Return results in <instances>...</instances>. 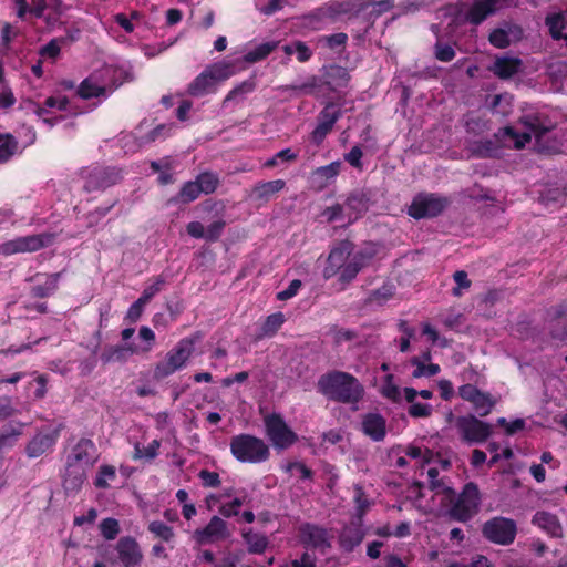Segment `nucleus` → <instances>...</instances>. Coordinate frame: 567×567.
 <instances>
[{
  "label": "nucleus",
  "mask_w": 567,
  "mask_h": 567,
  "mask_svg": "<svg viewBox=\"0 0 567 567\" xmlns=\"http://www.w3.org/2000/svg\"><path fill=\"white\" fill-rule=\"evenodd\" d=\"M447 198L436 194H419L409 206V215L413 218H431L441 214L447 206Z\"/></svg>",
  "instance_id": "obj_13"
},
{
  "label": "nucleus",
  "mask_w": 567,
  "mask_h": 567,
  "mask_svg": "<svg viewBox=\"0 0 567 567\" xmlns=\"http://www.w3.org/2000/svg\"><path fill=\"white\" fill-rule=\"evenodd\" d=\"M202 194L196 181H190V182H187L183 185V187L181 188L179 193H178V200L184 203V204H188L193 200H195L196 198H198V196Z\"/></svg>",
  "instance_id": "obj_49"
},
{
  "label": "nucleus",
  "mask_w": 567,
  "mask_h": 567,
  "mask_svg": "<svg viewBox=\"0 0 567 567\" xmlns=\"http://www.w3.org/2000/svg\"><path fill=\"white\" fill-rule=\"evenodd\" d=\"M451 507L449 515L458 522H466L476 514L480 505V492L477 485L468 483L464 486L463 492L453 499H446Z\"/></svg>",
  "instance_id": "obj_7"
},
{
  "label": "nucleus",
  "mask_w": 567,
  "mask_h": 567,
  "mask_svg": "<svg viewBox=\"0 0 567 567\" xmlns=\"http://www.w3.org/2000/svg\"><path fill=\"white\" fill-rule=\"evenodd\" d=\"M410 363L415 367L414 371L412 372V377L415 379L419 378H430L434 377L440 372V365L435 363H424L420 357H413L410 360Z\"/></svg>",
  "instance_id": "obj_38"
},
{
  "label": "nucleus",
  "mask_w": 567,
  "mask_h": 567,
  "mask_svg": "<svg viewBox=\"0 0 567 567\" xmlns=\"http://www.w3.org/2000/svg\"><path fill=\"white\" fill-rule=\"evenodd\" d=\"M551 336L558 340L567 338V306L558 313L551 323Z\"/></svg>",
  "instance_id": "obj_43"
},
{
  "label": "nucleus",
  "mask_w": 567,
  "mask_h": 567,
  "mask_svg": "<svg viewBox=\"0 0 567 567\" xmlns=\"http://www.w3.org/2000/svg\"><path fill=\"white\" fill-rule=\"evenodd\" d=\"M99 458L95 444L89 439H81L72 449L66 461L86 468H92Z\"/></svg>",
  "instance_id": "obj_16"
},
{
  "label": "nucleus",
  "mask_w": 567,
  "mask_h": 567,
  "mask_svg": "<svg viewBox=\"0 0 567 567\" xmlns=\"http://www.w3.org/2000/svg\"><path fill=\"white\" fill-rule=\"evenodd\" d=\"M520 131L506 126L499 130L497 136L503 140L504 144L513 143L515 148H523L535 138L536 146L539 152L548 151V146L544 143L545 137L550 127L545 124L544 118L535 114H528L519 120Z\"/></svg>",
  "instance_id": "obj_3"
},
{
  "label": "nucleus",
  "mask_w": 567,
  "mask_h": 567,
  "mask_svg": "<svg viewBox=\"0 0 567 567\" xmlns=\"http://www.w3.org/2000/svg\"><path fill=\"white\" fill-rule=\"evenodd\" d=\"M432 406L430 404H424L420 402H414L408 409V413L410 416L419 419V417H429L432 414Z\"/></svg>",
  "instance_id": "obj_59"
},
{
  "label": "nucleus",
  "mask_w": 567,
  "mask_h": 567,
  "mask_svg": "<svg viewBox=\"0 0 567 567\" xmlns=\"http://www.w3.org/2000/svg\"><path fill=\"white\" fill-rule=\"evenodd\" d=\"M18 142L12 135H6L0 142V163L9 161L17 152Z\"/></svg>",
  "instance_id": "obj_50"
},
{
  "label": "nucleus",
  "mask_w": 567,
  "mask_h": 567,
  "mask_svg": "<svg viewBox=\"0 0 567 567\" xmlns=\"http://www.w3.org/2000/svg\"><path fill=\"white\" fill-rule=\"evenodd\" d=\"M103 537L107 540L114 539L120 533V525L115 518H105L100 524Z\"/></svg>",
  "instance_id": "obj_52"
},
{
  "label": "nucleus",
  "mask_w": 567,
  "mask_h": 567,
  "mask_svg": "<svg viewBox=\"0 0 567 567\" xmlns=\"http://www.w3.org/2000/svg\"><path fill=\"white\" fill-rule=\"evenodd\" d=\"M195 341L184 338L167 352L165 359L156 365L155 375L166 378L182 369L194 352Z\"/></svg>",
  "instance_id": "obj_8"
},
{
  "label": "nucleus",
  "mask_w": 567,
  "mask_h": 567,
  "mask_svg": "<svg viewBox=\"0 0 567 567\" xmlns=\"http://www.w3.org/2000/svg\"><path fill=\"white\" fill-rule=\"evenodd\" d=\"M165 285V279L162 276L156 277L154 284L147 286L140 297L142 302L145 305L156 295L158 293L163 286Z\"/></svg>",
  "instance_id": "obj_55"
},
{
  "label": "nucleus",
  "mask_w": 567,
  "mask_h": 567,
  "mask_svg": "<svg viewBox=\"0 0 567 567\" xmlns=\"http://www.w3.org/2000/svg\"><path fill=\"white\" fill-rule=\"evenodd\" d=\"M138 337L146 342L144 347L138 348L140 353H146L151 351L153 343L155 341V333L153 332V330L146 326H143L138 330Z\"/></svg>",
  "instance_id": "obj_62"
},
{
  "label": "nucleus",
  "mask_w": 567,
  "mask_h": 567,
  "mask_svg": "<svg viewBox=\"0 0 567 567\" xmlns=\"http://www.w3.org/2000/svg\"><path fill=\"white\" fill-rule=\"evenodd\" d=\"M341 12L342 9L339 3H328L306 16V24L312 29H321L327 20H333Z\"/></svg>",
  "instance_id": "obj_24"
},
{
  "label": "nucleus",
  "mask_w": 567,
  "mask_h": 567,
  "mask_svg": "<svg viewBox=\"0 0 567 567\" xmlns=\"http://www.w3.org/2000/svg\"><path fill=\"white\" fill-rule=\"evenodd\" d=\"M455 427L461 440L468 445L483 443L493 433L492 424L483 422L474 415L456 417Z\"/></svg>",
  "instance_id": "obj_9"
},
{
  "label": "nucleus",
  "mask_w": 567,
  "mask_h": 567,
  "mask_svg": "<svg viewBox=\"0 0 567 567\" xmlns=\"http://www.w3.org/2000/svg\"><path fill=\"white\" fill-rule=\"evenodd\" d=\"M532 523L553 537L563 536V526L557 516L551 513L545 511L537 512L533 516Z\"/></svg>",
  "instance_id": "obj_26"
},
{
  "label": "nucleus",
  "mask_w": 567,
  "mask_h": 567,
  "mask_svg": "<svg viewBox=\"0 0 567 567\" xmlns=\"http://www.w3.org/2000/svg\"><path fill=\"white\" fill-rule=\"evenodd\" d=\"M363 533L357 527H348L340 535V545L346 551H352L361 544Z\"/></svg>",
  "instance_id": "obj_37"
},
{
  "label": "nucleus",
  "mask_w": 567,
  "mask_h": 567,
  "mask_svg": "<svg viewBox=\"0 0 567 567\" xmlns=\"http://www.w3.org/2000/svg\"><path fill=\"white\" fill-rule=\"evenodd\" d=\"M243 536L248 545L249 553L261 554L267 548L268 540L266 536L252 532L245 533Z\"/></svg>",
  "instance_id": "obj_41"
},
{
  "label": "nucleus",
  "mask_w": 567,
  "mask_h": 567,
  "mask_svg": "<svg viewBox=\"0 0 567 567\" xmlns=\"http://www.w3.org/2000/svg\"><path fill=\"white\" fill-rule=\"evenodd\" d=\"M53 240L54 235L51 233L18 237L1 244L0 254L9 256L19 252H33L50 246Z\"/></svg>",
  "instance_id": "obj_12"
},
{
  "label": "nucleus",
  "mask_w": 567,
  "mask_h": 567,
  "mask_svg": "<svg viewBox=\"0 0 567 567\" xmlns=\"http://www.w3.org/2000/svg\"><path fill=\"white\" fill-rule=\"evenodd\" d=\"M381 392L385 398L390 400L398 401L400 399V389L394 384L392 374H388L385 377Z\"/></svg>",
  "instance_id": "obj_57"
},
{
  "label": "nucleus",
  "mask_w": 567,
  "mask_h": 567,
  "mask_svg": "<svg viewBox=\"0 0 567 567\" xmlns=\"http://www.w3.org/2000/svg\"><path fill=\"white\" fill-rule=\"evenodd\" d=\"M341 163L332 162L329 165L318 167L313 171L312 176L320 181L323 186L329 179L334 178L340 172Z\"/></svg>",
  "instance_id": "obj_42"
},
{
  "label": "nucleus",
  "mask_w": 567,
  "mask_h": 567,
  "mask_svg": "<svg viewBox=\"0 0 567 567\" xmlns=\"http://www.w3.org/2000/svg\"><path fill=\"white\" fill-rule=\"evenodd\" d=\"M63 42L62 39L55 38L52 39L48 44L41 48L40 55L55 59L61 51V43Z\"/></svg>",
  "instance_id": "obj_60"
},
{
  "label": "nucleus",
  "mask_w": 567,
  "mask_h": 567,
  "mask_svg": "<svg viewBox=\"0 0 567 567\" xmlns=\"http://www.w3.org/2000/svg\"><path fill=\"white\" fill-rule=\"evenodd\" d=\"M347 214V223L350 224L368 209V199L361 192L352 193L342 204Z\"/></svg>",
  "instance_id": "obj_27"
},
{
  "label": "nucleus",
  "mask_w": 567,
  "mask_h": 567,
  "mask_svg": "<svg viewBox=\"0 0 567 567\" xmlns=\"http://www.w3.org/2000/svg\"><path fill=\"white\" fill-rule=\"evenodd\" d=\"M23 423H10L0 430V452L11 447L22 434Z\"/></svg>",
  "instance_id": "obj_32"
},
{
  "label": "nucleus",
  "mask_w": 567,
  "mask_h": 567,
  "mask_svg": "<svg viewBox=\"0 0 567 567\" xmlns=\"http://www.w3.org/2000/svg\"><path fill=\"white\" fill-rule=\"evenodd\" d=\"M226 223L223 219L215 220L205 230V239L207 241H216L221 236Z\"/></svg>",
  "instance_id": "obj_58"
},
{
  "label": "nucleus",
  "mask_w": 567,
  "mask_h": 567,
  "mask_svg": "<svg viewBox=\"0 0 567 567\" xmlns=\"http://www.w3.org/2000/svg\"><path fill=\"white\" fill-rule=\"evenodd\" d=\"M61 272L51 274L44 285L32 287L31 293L35 298H44L53 293L58 289Z\"/></svg>",
  "instance_id": "obj_39"
},
{
  "label": "nucleus",
  "mask_w": 567,
  "mask_h": 567,
  "mask_svg": "<svg viewBox=\"0 0 567 567\" xmlns=\"http://www.w3.org/2000/svg\"><path fill=\"white\" fill-rule=\"evenodd\" d=\"M284 322L285 316L282 312H276L268 316L264 321L257 338L262 339L274 337L277 333V331L281 328Z\"/></svg>",
  "instance_id": "obj_34"
},
{
  "label": "nucleus",
  "mask_w": 567,
  "mask_h": 567,
  "mask_svg": "<svg viewBox=\"0 0 567 567\" xmlns=\"http://www.w3.org/2000/svg\"><path fill=\"white\" fill-rule=\"evenodd\" d=\"M341 116L340 109L333 103L328 104L318 116V125L311 133V140L319 145L332 130L334 123Z\"/></svg>",
  "instance_id": "obj_17"
},
{
  "label": "nucleus",
  "mask_w": 567,
  "mask_h": 567,
  "mask_svg": "<svg viewBox=\"0 0 567 567\" xmlns=\"http://www.w3.org/2000/svg\"><path fill=\"white\" fill-rule=\"evenodd\" d=\"M200 192L204 194H212L216 190L219 179L213 173H202L195 179Z\"/></svg>",
  "instance_id": "obj_46"
},
{
  "label": "nucleus",
  "mask_w": 567,
  "mask_h": 567,
  "mask_svg": "<svg viewBox=\"0 0 567 567\" xmlns=\"http://www.w3.org/2000/svg\"><path fill=\"white\" fill-rule=\"evenodd\" d=\"M373 257L374 252L369 248L354 251L351 241H340L328 256L323 277L329 279L339 274V280L349 284L363 268L369 266Z\"/></svg>",
  "instance_id": "obj_1"
},
{
  "label": "nucleus",
  "mask_w": 567,
  "mask_h": 567,
  "mask_svg": "<svg viewBox=\"0 0 567 567\" xmlns=\"http://www.w3.org/2000/svg\"><path fill=\"white\" fill-rule=\"evenodd\" d=\"M140 353L138 347L134 344H118L106 347L101 354V361L105 364L112 362H124L132 354Z\"/></svg>",
  "instance_id": "obj_28"
},
{
  "label": "nucleus",
  "mask_w": 567,
  "mask_h": 567,
  "mask_svg": "<svg viewBox=\"0 0 567 567\" xmlns=\"http://www.w3.org/2000/svg\"><path fill=\"white\" fill-rule=\"evenodd\" d=\"M115 477V468L111 465H103L100 467V472L97 477L95 478V486L100 488L107 487V478H114Z\"/></svg>",
  "instance_id": "obj_61"
},
{
  "label": "nucleus",
  "mask_w": 567,
  "mask_h": 567,
  "mask_svg": "<svg viewBox=\"0 0 567 567\" xmlns=\"http://www.w3.org/2000/svg\"><path fill=\"white\" fill-rule=\"evenodd\" d=\"M116 551L124 567H137L143 559L140 545L133 537H122L116 544Z\"/></svg>",
  "instance_id": "obj_19"
},
{
  "label": "nucleus",
  "mask_w": 567,
  "mask_h": 567,
  "mask_svg": "<svg viewBox=\"0 0 567 567\" xmlns=\"http://www.w3.org/2000/svg\"><path fill=\"white\" fill-rule=\"evenodd\" d=\"M318 390L330 400L357 403L363 396V386L357 378L342 371H332L320 377Z\"/></svg>",
  "instance_id": "obj_2"
},
{
  "label": "nucleus",
  "mask_w": 567,
  "mask_h": 567,
  "mask_svg": "<svg viewBox=\"0 0 567 567\" xmlns=\"http://www.w3.org/2000/svg\"><path fill=\"white\" fill-rule=\"evenodd\" d=\"M58 434L55 432H40L32 437L25 447L29 457L34 458L48 452L55 444Z\"/></svg>",
  "instance_id": "obj_23"
},
{
  "label": "nucleus",
  "mask_w": 567,
  "mask_h": 567,
  "mask_svg": "<svg viewBox=\"0 0 567 567\" xmlns=\"http://www.w3.org/2000/svg\"><path fill=\"white\" fill-rule=\"evenodd\" d=\"M121 171L115 167H94L86 176L85 189L95 192L105 189L121 179Z\"/></svg>",
  "instance_id": "obj_15"
},
{
  "label": "nucleus",
  "mask_w": 567,
  "mask_h": 567,
  "mask_svg": "<svg viewBox=\"0 0 567 567\" xmlns=\"http://www.w3.org/2000/svg\"><path fill=\"white\" fill-rule=\"evenodd\" d=\"M362 429L373 441H382L386 433L385 419L378 413H369L363 417Z\"/></svg>",
  "instance_id": "obj_25"
},
{
  "label": "nucleus",
  "mask_w": 567,
  "mask_h": 567,
  "mask_svg": "<svg viewBox=\"0 0 567 567\" xmlns=\"http://www.w3.org/2000/svg\"><path fill=\"white\" fill-rule=\"evenodd\" d=\"M545 24L549 30L550 35L555 40L563 39V30L567 27V19L563 12L549 13L545 19Z\"/></svg>",
  "instance_id": "obj_33"
},
{
  "label": "nucleus",
  "mask_w": 567,
  "mask_h": 567,
  "mask_svg": "<svg viewBox=\"0 0 567 567\" xmlns=\"http://www.w3.org/2000/svg\"><path fill=\"white\" fill-rule=\"evenodd\" d=\"M229 446L234 457L241 463H262L270 456L269 446L264 440L250 434L233 436Z\"/></svg>",
  "instance_id": "obj_5"
},
{
  "label": "nucleus",
  "mask_w": 567,
  "mask_h": 567,
  "mask_svg": "<svg viewBox=\"0 0 567 567\" xmlns=\"http://www.w3.org/2000/svg\"><path fill=\"white\" fill-rule=\"evenodd\" d=\"M427 476L430 478L429 487L431 491H433L436 495L442 494L444 496V499H453L454 491L451 487L446 486L442 480L437 478V468H429Z\"/></svg>",
  "instance_id": "obj_35"
},
{
  "label": "nucleus",
  "mask_w": 567,
  "mask_h": 567,
  "mask_svg": "<svg viewBox=\"0 0 567 567\" xmlns=\"http://www.w3.org/2000/svg\"><path fill=\"white\" fill-rule=\"evenodd\" d=\"M89 468L70 463L66 461L65 473L63 476V487L66 493H76L86 480Z\"/></svg>",
  "instance_id": "obj_22"
},
{
  "label": "nucleus",
  "mask_w": 567,
  "mask_h": 567,
  "mask_svg": "<svg viewBox=\"0 0 567 567\" xmlns=\"http://www.w3.org/2000/svg\"><path fill=\"white\" fill-rule=\"evenodd\" d=\"M161 447V441L153 440L147 446L143 447L140 444H135L134 446V460L146 458L148 461L154 460L158 454V449Z\"/></svg>",
  "instance_id": "obj_45"
},
{
  "label": "nucleus",
  "mask_w": 567,
  "mask_h": 567,
  "mask_svg": "<svg viewBox=\"0 0 567 567\" xmlns=\"http://www.w3.org/2000/svg\"><path fill=\"white\" fill-rule=\"evenodd\" d=\"M362 150L360 146H353L350 152L344 156V159L353 167L355 168H361L362 167V163H361V158H362Z\"/></svg>",
  "instance_id": "obj_64"
},
{
  "label": "nucleus",
  "mask_w": 567,
  "mask_h": 567,
  "mask_svg": "<svg viewBox=\"0 0 567 567\" xmlns=\"http://www.w3.org/2000/svg\"><path fill=\"white\" fill-rule=\"evenodd\" d=\"M300 534L303 543L312 547H329L327 530L316 525L305 524L300 527Z\"/></svg>",
  "instance_id": "obj_30"
},
{
  "label": "nucleus",
  "mask_w": 567,
  "mask_h": 567,
  "mask_svg": "<svg viewBox=\"0 0 567 567\" xmlns=\"http://www.w3.org/2000/svg\"><path fill=\"white\" fill-rule=\"evenodd\" d=\"M285 186L286 182L284 179L259 182L251 188L249 198L259 204H266L281 192Z\"/></svg>",
  "instance_id": "obj_21"
},
{
  "label": "nucleus",
  "mask_w": 567,
  "mask_h": 567,
  "mask_svg": "<svg viewBox=\"0 0 567 567\" xmlns=\"http://www.w3.org/2000/svg\"><path fill=\"white\" fill-rule=\"evenodd\" d=\"M266 435L277 450H287L298 440L297 434L279 414H269L264 419Z\"/></svg>",
  "instance_id": "obj_11"
},
{
  "label": "nucleus",
  "mask_w": 567,
  "mask_h": 567,
  "mask_svg": "<svg viewBox=\"0 0 567 567\" xmlns=\"http://www.w3.org/2000/svg\"><path fill=\"white\" fill-rule=\"evenodd\" d=\"M523 69V61L515 56H496L489 71L502 80H507L518 74Z\"/></svg>",
  "instance_id": "obj_20"
},
{
  "label": "nucleus",
  "mask_w": 567,
  "mask_h": 567,
  "mask_svg": "<svg viewBox=\"0 0 567 567\" xmlns=\"http://www.w3.org/2000/svg\"><path fill=\"white\" fill-rule=\"evenodd\" d=\"M69 104V100L66 96H50L44 101V106H38L35 110V113L38 116L42 117L44 122L49 123L50 125H53L54 122H52L50 118L45 117L48 114L47 109H58L60 111L66 110V106Z\"/></svg>",
  "instance_id": "obj_36"
},
{
  "label": "nucleus",
  "mask_w": 567,
  "mask_h": 567,
  "mask_svg": "<svg viewBox=\"0 0 567 567\" xmlns=\"http://www.w3.org/2000/svg\"><path fill=\"white\" fill-rule=\"evenodd\" d=\"M507 3L508 0H463L460 4V16L465 22L476 27Z\"/></svg>",
  "instance_id": "obj_6"
},
{
  "label": "nucleus",
  "mask_w": 567,
  "mask_h": 567,
  "mask_svg": "<svg viewBox=\"0 0 567 567\" xmlns=\"http://www.w3.org/2000/svg\"><path fill=\"white\" fill-rule=\"evenodd\" d=\"M236 73L235 62L220 61L207 65L188 85L187 93L198 97L212 92L215 86Z\"/></svg>",
  "instance_id": "obj_4"
},
{
  "label": "nucleus",
  "mask_w": 567,
  "mask_h": 567,
  "mask_svg": "<svg viewBox=\"0 0 567 567\" xmlns=\"http://www.w3.org/2000/svg\"><path fill=\"white\" fill-rule=\"evenodd\" d=\"M322 216L326 217L329 223L347 221V214L342 204H336L333 206L327 207L323 210Z\"/></svg>",
  "instance_id": "obj_53"
},
{
  "label": "nucleus",
  "mask_w": 567,
  "mask_h": 567,
  "mask_svg": "<svg viewBox=\"0 0 567 567\" xmlns=\"http://www.w3.org/2000/svg\"><path fill=\"white\" fill-rule=\"evenodd\" d=\"M107 86L102 82L100 74L93 73L79 86V95L82 99L97 97L106 94Z\"/></svg>",
  "instance_id": "obj_29"
},
{
  "label": "nucleus",
  "mask_w": 567,
  "mask_h": 567,
  "mask_svg": "<svg viewBox=\"0 0 567 567\" xmlns=\"http://www.w3.org/2000/svg\"><path fill=\"white\" fill-rule=\"evenodd\" d=\"M277 47L278 42L276 41L261 43L257 45L254 50L249 51L245 55L244 60L248 63L258 62L268 56Z\"/></svg>",
  "instance_id": "obj_40"
},
{
  "label": "nucleus",
  "mask_w": 567,
  "mask_h": 567,
  "mask_svg": "<svg viewBox=\"0 0 567 567\" xmlns=\"http://www.w3.org/2000/svg\"><path fill=\"white\" fill-rule=\"evenodd\" d=\"M472 404L480 416H486L491 413L495 402L489 394L481 391L475 400L472 401Z\"/></svg>",
  "instance_id": "obj_47"
},
{
  "label": "nucleus",
  "mask_w": 567,
  "mask_h": 567,
  "mask_svg": "<svg viewBox=\"0 0 567 567\" xmlns=\"http://www.w3.org/2000/svg\"><path fill=\"white\" fill-rule=\"evenodd\" d=\"M348 81L349 74L347 70L338 65L330 66L323 75V83L333 91L346 86Z\"/></svg>",
  "instance_id": "obj_31"
},
{
  "label": "nucleus",
  "mask_w": 567,
  "mask_h": 567,
  "mask_svg": "<svg viewBox=\"0 0 567 567\" xmlns=\"http://www.w3.org/2000/svg\"><path fill=\"white\" fill-rule=\"evenodd\" d=\"M231 536V529L228 523L220 516H213L209 523L194 532V539L200 544H212L226 540Z\"/></svg>",
  "instance_id": "obj_14"
},
{
  "label": "nucleus",
  "mask_w": 567,
  "mask_h": 567,
  "mask_svg": "<svg viewBox=\"0 0 567 567\" xmlns=\"http://www.w3.org/2000/svg\"><path fill=\"white\" fill-rule=\"evenodd\" d=\"M256 87L254 80H247L235 86L225 97L224 104L230 101H239L245 97L246 94L251 93Z\"/></svg>",
  "instance_id": "obj_44"
},
{
  "label": "nucleus",
  "mask_w": 567,
  "mask_h": 567,
  "mask_svg": "<svg viewBox=\"0 0 567 567\" xmlns=\"http://www.w3.org/2000/svg\"><path fill=\"white\" fill-rule=\"evenodd\" d=\"M198 476L200 477L203 485L206 487H217L220 485V478L216 472L202 470Z\"/></svg>",
  "instance_id": "obj_63"
},
{
  "label": "nucleus",
  "mask_w": 567,
  "mask_h": 567,
  "mask_svg": "<svg viewBox=\"0 0 567 567\" xmlns=\"http://www.w3.org/2000/svg\"><path fill=\"white\" fill-rule=\"evenodd\" d=\"M247 496L235 497L231 502L223 504L218 512L225 518H230L239 514V508L246 503Z\"/></svg>",
  "instance_id": "obj_51"
},
{
  "label": "nucleus",
  "mask_w": 567,
  "mask_h": 567,
  "mask_svg": "<svg viewBox=\"0 0 567 567\" xmlns=\"http://www.w3.org/2000/svg\"><path fill=\"white\" fill-rule=\"evenodd\" d=\"M148 530L164 542H169L175 536L173 528L161 520L151 522Z\"/></svg>",
  "instance_id": "obj_48"
},
{
  "label": "nucleus",
  "mask_w": 567,
  "mask_h": 567,
  "mask_svg": "<svg viewBox=\"0 0 567 567\" xmlns=\"http://www.w3.org/2000/svg\"><path fill=\"white\" fill-rule=\"evenodd\" d=\"M453 279L456 282V287L453 289V296L461 297L462 289H468L471 287V280L467 277V272L464 270H457L453 275Z\"/></svg>",
  "instance_id": "obj_56"
},
{
  "label": "nucleus",
  "mask_w": 567,
  "mask_h": 567,
  "mask_svg": "<svg viewBox=\"0 0 567 567\" xmlns=\"http://www.w3.org/2000/svg\"><path fill=\"white\" fill-rule=\"evenodd\" d=\"M522 37L523 30L520 27L511 22H503L489 33L488 41L495 48L505 49L513 42L520 40Z\"/></svg>",
  "instance_id": "obj_18"
},
{
  "label": "nucleus",
  "mask_w": 567,
  "mask_h": 567,
  "mask_svg": "<svg viewBox=\"0 0 567 567\" xmlns=\"http://www.w3.org/2000/svg\"><path fill=\"white\" fill-rule=\"evenodd\" d=\"M482 534L491 543L506 546L515 540L517 526L513 519L497 516L484 523Z\"/></svg>",
  "instance_id": "obj_10"
},
{
  "label": "nucleus",
  "mask_w": 567,
  "mask_h": 567,
  "mask_svg": "<svg viewBox=\"0 0 567 567\" xmlns=\"http://www.w3.org/2000/svg\"><path fill=\"white\" fill-rule=\"evenodd\" d=\"M434 55L439 61L450 62L455 56V50L450 44L437 41L434 45Z\"/></svg>",
  "instance_id": "obj_54"
}]
</instances>
